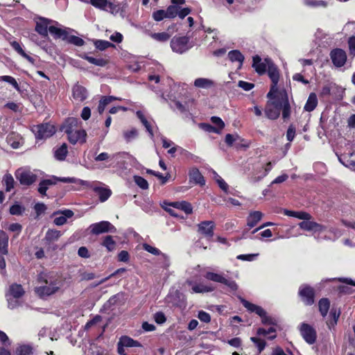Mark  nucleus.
Wrapping results in <instances>:
<instances>
[{"label":"nucleus","mask_w":355,"mask_h":355,"mask_svg":"<svg viewBox=\"0 0 355 355\" xmlns=\"http://www.w3.org/2000/svg\"><path fill=\"white\" fill-rule=\"evenodd\" d=\"M38 282L42 285L35 288V292L41 297L57 293L64 284L62 277L54 272H41L38 275Z\"/></svg>","instance_id":"nucleus-1"},{"label":"nucleus","mask_w":355,"mask_h":355,"mask_svg":"<svg viewBox=\"0 0 355 355\" xmlns=\"http://www.w3.org/2000/svg\"><path fill=\"white\" fill-rule=\"evenodd\" d=\"M82 123L76 118L69 117L67 119L60 127L61 131L67 135L70 144H85L87 139V132L82 128Z\"/></svg>","instance_id":"nucleus-2"},{"label":"nucleus","mask_w":355,"mask_h":355,"mask_svg":"<svg viewBox=\"0 0 355 355\" xmlns=\"http://www.w3.org/2000/svg\"><path fill=\"white\" fill-rule=\"evenodd\" d=\"M268 102L282 109V116L284 119L291 115V106L286 90H270L267 94Z\"/></svg>","instance_id":"nucleus-3"},{"label":"nucleus","mask_w":355,"mask_h":355,"mask_svg":"<svg viewBox=\"0 0 355 355\" xmlns=\"http://www.w3.org/2000/svg\"><path fill=\"white\" fill-rule=\"evenodd\" d=\"M78 181L80 185L92 189L97 195H98L99 200L101 202H105L112 195V191L109 188L105 187L102 182H90L81 180Z\"/></svg>","instance_id":"nucleus-4"},{"label":"nucleus","mask_w":355,"mask_h":355,"mask_svg":"<svg viewBox=\"0 0 355 355\" xmlns=\"http://www.w3.org/2000/svg\"><path fill=\"white\" fill-rule=\"evenodd\" d=\"M31 130L37 139H43L53 136L56 132V128L51 123H43L33 125Z\"/></svg>","instance_id":"nucleus-5"},{"label":"nucleus","mask_w":355,"mask_h":355,"mask_svg":"<svg viewBox=\"0 0 355 355\" xmlns=\"http://www.w3.org/2000/svg\"><path fill=\"white\" fill-rule=\"evenodd\" d=\"M15 178L21 184L29 186L36 181L37 175L29 169L19 168L15 173Z\"/></svg>","instance_id":"nucleus-6"},{"label":"nucleus","mask_w":355,"mask_h":355,"mask_svg":"<svg viewBox=\"0 0 355 355\" xmlns=\"http://www.w3.org/2000/svg\"><path fill=\"white\" fill-rule=\"evenodd\" d=\"M189 37L187 36L173 37L171 40V47L173 52L182 54L188 51L191 46L189 45Z\"/></svg>","instance_id":"nucleus-7"},{"label":"nucleus","mask_w":355,"mask_h":355,"mask_svg":"<svg viewBox=\"0 0 355 355\" xmlns=\"http://www.w3.org/2000/svg\"><path fill=\"white\" fill-rule=\"evenodd\" d=\"M268 63V76L271 81L270 89H278L277 85L280 78V72L277 66L269 58H266Z\"/></svg>","instance_id":"nucleus-8"},{"label":"nucleus","mask_w":355,"mask_h":355,"mask_svg":"<svg viewBox=\"0 0 355 355\" xmlns=\"http://www.w3.org/2000/svg\"><path fill=\"white\" fill-rule=\"evenodd\" d=\"M298 329L304 340L309 345L315 343L317 338V333L315 329L310 324L303 322L301 323Z\"/></svg>","instance_id":"nucleus-9"},{"label":"nucleus","mask_w":355,"mask_h":355,"mask_svg":"<svg viewBox=\"0 0 355 355\" xmlns=\"http://www.w3.org/2000/svg\"><path fill=\"white\" fill-rule=\"evenodd\" d=\"M91 233L98 235L103 233H115L116 227L109 221L103 220L98 223H93L89 226Z\"/></svg>","instance_id":"nucleus-10"},{"label":"nucleus","mask_w":355,"mask_h":355,"mask_svg":"<svg viewBox=\"0 0 355 355\" xmlns=\"http://www.w3.org/2000/svg\"><path fill=\"white\" fill-rule=\"evenodd\" d=\"M205 277L208 280L223 284L229 287L232 291H236L238 288V286L234 281L226 279L222 274L207 272L205 275Z\"/></svg>","instance_id":"nucleus-11"},{"label":"nucleus","mask_w":355,"mask_h":355,"mask_svg":"<svg viewBox=\"0 0 355 355\" xmlns=\"http://www.w3.org/2000/svg\"><path fill=\"white\" fill-rule=\"evenodd\" d=\"M330 58L333 64L337 67H343L347 60V55L341 49H333L330 53Z\"/></svg>","instance_id":"nucleus-12"},{"label":"nucleus","mask_w":355,"mask_h":355,"mask_svg":"<svg viewBox=\"0 0 355 355\" xmlns=\"http://www.w3.org/2000/svg\"><path fill=\"white\" fill-rule=\"evenodd\" d=\"M299 295L302 300L306 305H311L314 302V291L313 289L306 285H303L300 288Z\"/></svg>","instance_id":"nucleus-13"},{"label":"nucleus","mask_w":355,"mask_h":355,"mask_svg":"<svg viewBox=\"0 0 355 355\" xmlns=\"http://www.w3.org/2000/svg\"><path fill=\"white\" fill-rule=\"evenodd\" d=\"M214 223L211 220H205L198 225V231L209 239L214 235Z\"/></svg>","instance_id":"nucleus-14"},{"label":"nucleus","mask_w":355,"mask_h":355,"mask_svg":"<svg viewBox=\"0 0 355 355\" xmlns=\"http://www.w3.org/2000/svg\"><path fill=\"white\" fill-rule=\"evenodd\" d=\"M299 226L302 230L313 231L314 233L321 232L327 229L325 226L313 221H310L309 220H305L300 223Z\"/></svg>","instance_id":"nucleus-15"},{"label":"nucleus","mask_w":355,"mask_h":355,"mask_svg":"<svg viewBox=\"0 0 355 355\" xmlns=\"http://www.w3.org/2000/svg\"><path fill=\"white\" fill-rule=\"evenodd\" d=\"M252 67L259 76L265 74L268 71V63L266 61L262 62L261 57L258 55L252 57Z\"/></svg>","instance_id":"nucleus-16"},{"label":"nucleus","mask_w":355,"mask_h":355,"mask_svg":"<svg viewBox=\"0 0 355 355\" xmlns=\"http://www.w3.org/2000/svg\"><path fill=\"white\" fill-rule=\"evenodd\" d=\"M59 214H60V216H56L53 220L54 224L58 226L63 225L67 223V218H71L74 214L70 209H64L54 213L55 216Z\"/></svg>","instance_id":"nucleus-17"},{"label":"nucleus","mask_w":355,"mask_h":355,"mask_svg":"<svg viewBox=\"0 0 355 355\" xmlns=\"http://www.w3.org/2000/svg\"><path fill=\"white\" fill-rule=\"evenodd\" d=\"M51 20L44 17H40L39 21L36 22L35 31L41 36L46 37L48 36L49 24Z\"/></svg>","instance_id":"nucleus-18"},{"label":"nucleus","mask_w":355,"mask_h":355,"mask_svg":"<svg viewBox=\"0 0 355 355\" xmlns=\"http://www.w3.org/2000/svg\"><path fill=\"white\" fill-rule=\"evenodd\" d=\"M282 109L277 105H275L273 103L267 102L265 107V114L270 119H276L279 115Z\"/></svg>","instance_id":"nucleus-19"},{"label":"nucleus","mask_w":355,"mask_h":355,"mask_svg":"<svg viewBox=\"0 0 355 355\" xmlns=\"http://www.w3.org/2000/svg\"><path fill=\"white\" fill-rule=\"evenodd\" d=\"M7 142L12 148L17 149L21 147L24 143V140L23 137L18 133L11 132L7 136Z\"/></svg>","instance_id":"nucleus-20"},{"label":"nucleus","mask_w":355,"mask_h":355,"mask_svg":"<svg viewBox=\"0 0 355 355\" xmlns=\"http://www.w3.org/2000/svg\"><path fill=\"white\" fill-rule=\"evenodd\" d=\"M178 90H166V92L162 93V96L165 101H171L175 103L176 107L181 112L184 111V105L180 101L176 100L175 93Z\"/></svg>","instance_id":"nucleus-21"},{"label":"nucleus","mask_w":355,"mask_h":355,"mask_svg":"<svg viewBox=\"0 0 355 355\" xmlns=\"http://www.w3.org/2000/svg\"><path fill=\"white\" fill-rule=\"evenodd\" d=\"M263 214L259 211H252L247 217V226L250 229L255 227L262 219Z\"/></svg>","instance_id":"nucleus-22"},{"label":"nucleus","mask_w":355,"mask_h":355,"mask_svg":"<svg viewBox=\"0 0 355 355\" xmlns=\"http://www.w3.org/2000/svg\"><path fill=\"white\" fill-rule=\"evenodd\" d=\"M10 46L21 57L25 58L26 60H28L30 63L34 64L35 63V59L27 54L21 46L20 44L17 41H12L10 42Z\"/></svg>","instance_id":"nucleus-23"},{"label":"nucleus","mask_w":355,"mask_h":355,"mask_svg":"<svg viewBox=\"0 0 355 355\" xmlns=\"http://www.w3.org/2000/svg\"><path fill=\"white\" fill-rule=\"evenodd\" d=\"M239 140L241 143L237 144V147L242 146L244 148L249 147V142L244 141L238 135H231L227 134L225 136V142L228 146H232L234 142Z\"/></svg>","instance_id":"nucleus-24"},{"label":"nucleus","mask_w":355,"mask_h":355,"mask_svg":"<svg viewBox=\"0 0 355 355\" xmlns=\"http://www.w3.org/2000/svg\"><path fill=\"white\" fill-rule=\"evenodd\" d=\"M56 180L55 178L52 179H46L41 181L39 184L38 187V192L42 196H46V191L49 189V188L56 184Z\"/></svg>","instance_id":"nucleus-25"},{"label":"nucleus","mask_w":355,"mask_h":355,"mask_svg":"<svg viewBox=\"0 0 355 355\" xmlns=\"http://www.w3.org/2000/svg\"><path fill=\"white\" fill-rule=\"evenodd\" d=\"M189 175L191 181H193L196 184H205L204 178L196 167H193L190 169Z\"/></svg>","instance_id":"nucleus-26"},{"label":"nucleus","mask_w":355,"mask_h":355,"mask_svg":"<svg viewBox=\"0 0 355 355\" xmlns=\"http://www.w3.org/2000/svg\"><path fill=\"white\" fill-rule=\"evenodd\" d=\"M49 31L56 39H62L65 41L68 35V32L66 30L58 28L54 26L49 27Z\"/></svg>","instance_id":"nucleus-27"},{"label":"nucleus","mask_w":355,"mask_h":355,"mask_svg":"<svg viewBox=\"0 0 355 355\" xmlns=\"http://www.w3.org/2000/svg\"><path fill=\"white\" fill-rule=\"evenodd\" d=\"M171 206L178 210H182L187 214H190L193 211L191 205L187 201L174 202L171 204Z\"/></svg>","instance_id":"nucleus-28"},{"label":"nucleus","mask_w":355,"mask_h":355,"mask_svg":"<svg viewBox=\"0 0 355 355\" xmlns=\"http://www.w3.org/2000/svg\"><path fill=\"white\" fill-rule=\"evenodd\" d=\"M194 85L198 88L211 89L216 87V84L211 80L203 78H199L194 81Z\"/></svg>","instance_id":"nucleus-29"},{"label":"nucleus","mask_w":355,"mask_h":355,"mask_svg":"<svg viewBox=\"0 0 355 355\" xmlns=\"http://www.w3.org/2000/svg\"><path fill=\"white\" fill-rule=\"evenodd\" d=\"M228 58L232 62H238L239 63V68H241L244 61V55L239 50H232L228 53Z\"/></svg>","instance_id":"nucleus-30"},{"label":"nucleus","mask_w":355,"mask_h":355,"mask_svg":"<svg viewBox=\"0 0 355 355\" xmlns=\"http://www.w3.org/2000/svg\"><path fill=\"white\" fill-rule=\"evenodd\" d=\"M318 105V98L315 93L312 92L310 94L306 103L304 107V109L306 112L313 111Z\"/></svg>","instance_id":"nucleus-31"},{"label":"nucleus","mask_w":355,"mask_h":355,"mask_svg":"<svg viewBox=\"0 0 355 355\" xmlns=\"http://www.w3.org/2000/svg\"><path fill=\"white\" fill-rule=\"evenodd\" d=\"M68 153L67 144L64 143L60 147L55 149L54 155L56 159L63 161Z\"/></svg>","instance_id":"nucleus-32"},{"label":"nucleus","mask_w":355,"mask_h":355,"mask_svg":"<svg viewBox=\"0 0 355 355\" xmlns=\"http://www.w3.org/2000/svg\"><path fill=\"white\" fill-rule=\"evenodd\" d=\"M101 245L105 247L107 251L112 252L116 249V243L110 235L103 237Z\"/></svg>","instance_id":"nucleus-33"},{"label":"nucleus","mask_w":355,"mask_h":355,"mask_svg":"<svg viewBox=\"0 0 355 355\" xmlns=\"http://www.w3.org/2000/svg\"><path fill=\"white\" fill-rule=\"evenodd\" d=\"M119 342L120 344L125 346V347H138L141 346V345L137 340H135L127 336H121L119 339Z\"/></svg>","instance_id":"nucleus-34"},{"label":"nucleus","mask_w":355,"mask_h":355,"mask_svg":"<svg viewBox=\"0 0 355 355\" xmlns=\"http://www.w3.org/2000/svg\"><path fill=\"white\" fill-rule=\"evenodd\" d=\"M123 137L127 143L131 142L138 137V130L135 128L123 130Z\"/></svg>","instance_id":"nucleus-35"},{"label":"nucleus","mask_w":355,"mask_h":355,"mask_svg":"<svg viewBox=\"0 0 355 355\" xmlns=\"http://www.w3.org/2000/svg\"><path fill=\"white\" fill-rule=\"evenodd\" d=\"M8 236L3 230H0V252L8 253Z\"/></svg>","instance_id":"nucleus-36"},{"label":"nucleus","mask_w":355,"mask_h":355,"mask_svg":"<svg viewBox=\"0 0 355 355\" xmlns=\"http://www.w3.org/2000/svg\"><path fill=\"white\" fill-rule=\"evenodd\" d=\"M82 58L87 61H88L89 63L93 64L96 66L98 67H104L108 63V60L103 59V58H96L89 55H87L86 54L83 55Z\"/></svg>","instance_id":"nucleus-37"},{"label":"nucleus","mask_w":355,"mask_h":355,"mask_svg":"<svg viewBox=\"0 0 355 355\" xmlns=\"http://www.w3.org/2000/svg\"><path fill=\"white\" fill-rule=\"evenodd\" d=\"M24 293V291L21 285L19 284H13L10 287V295L9 297H12L14 298H19Z\"/></svg>","instance_id":"nucleus-38"},{"label":"nucleus","mask_w":355,"mask_h":355,"mask_svg":"<svg viewBox=\"0 0 355 355\" xmlns=\"http://www.w3.org/2000/svg\"><path fill=\"white\" fill-rule=\"evenodd\" d=\"M61 235L62 233L59 230H49L45 234L44 239L46 241V242L51 243L58 240Z\"/></svg>","instance_id":"nucleus-39"},{"label":"nucleus","mask_w":355,"mask_h":355,"mask_svg":"<svg viewBox=\"0 0 355 355\" xmlns=\"http://www.w3.org/2000/svg\"><path fill=\"white\" fill-rule=\"evenodd\" d=\"M136 114H137V117L139 119V120L141 121V122L142 123V124L146 128V129L147 132L149 133L150 137L151 138L153 137V132L151 125L148 121V120L145 117L143 112L141 111H137Z\"/></svg>","instance_id":"nucleus-40"},{"label":"nucleus","mask_w":355,"mask_h":355,"mask_svg":"<svg viewBox=\"0 0 355 355\" xmlns=\"http://www.w3.org/2000/svg\"><path fill=\"white\" fill-rule=\"evenodd\" d=\"M319 311L323 317L327 315L330 306L329 300L327 298H322L318 303Z\"/></svg>","instance_id":"nucleus-41"},{"label":"nucleus","mask_w":355,"mask_h":355,"mask_svg":"<svg viewBox=\"0 0 355 355\" xmlns=\"http://www.w3.org/2000/svg\"><path fill=\"white\" fill-rule=\"evenodd\" d=\"M3 182L4 185L6 186V191H10L11 189H12L14 188L15 184V180H14L13 177L12 176V175L10 173H6L4 175V176L3 178Z\"/></svg>","instance_id":"nucleus-42"},{"label":"nucleus","mask_w":355,"mask_h":355,"mask_svg":"<svg viewBox=\"0 0 355 355\" xmlns=\"http://www.w3.org/2000/svg\"><path fill=\"white\" fill-rule=\"evenodd\" d=\"M150 36L155 40L160 42H164L168 41L171 35L167 32H162V33H151L150 34Z\"/></svg>","instance_id":"nucleus-43"},{"label":"nucleus","mask_w":355,"mask_h":355,"mask_svg":"<svg viewBox=\"0 0 355 355\" xmlns=\"http://www.w3.org/2000/svg\"><path fill=\"white\" fill-rule=\"evenodd\" d=\"M191 290V293H201L211 292L214 288L204 284H193Z\"/></svg>","instance_id":"nucleus-44"},{"label":"nucleus","mask_w":355,"mask_h":355,"mask_svg":"<svg viewBox=\"0 0 355 355\" xmlns=\"http://www.w3.org/2000/svg\"><path fill=\"white\" fill-rule=\"evenodd\" d=\"M116 99V98L110 96H104L99 101V104L98 106V110L100 114H102L105 110V108L107 105L111 103L113 100Z\"/></svg>","instance_id":"nucleus-45"},{"label":"nucleus","mask_w":355,"mask_h":355,"mask_svg":"<svg viewBox=\"0 0 355 355\" xmlns=\"http://www.w3.org/2000/svg\"><path fill=\"white\" fill-rule=\"evenodd\" d=\"M69 44H72L77 46H82L85 44V42L80 37L76 35H67V39L65 40Z\"/></svg>","instance_id":"nucleus-46"},{"label":"nucleus","mask_w":355,"mask_h":355,"mask_svg":"<svg viewBox=\"0 0 355 355\" xmlns=\"http://www.w3.org/2000/svg\"><path fill=\"white\" fill-rule=\"evenodd\" d=\"M275 332H276V329L272 327L268 328L267 330L263 328H259L257 330L258 335H262L264 336L269 335V336H268L269 339H273L276 337Z\"/></svg>","instance_id":"nucleus-47"},{"label":"nucleus","mask_w":355,"mask_h":355,"mask_svg":"<svg viewBox=\"0 0 355 355\" xmlns=\"http://www.w3.org/2000/svg\"><path fill=\"white\" fill-rule=\"evenodd\" d=\"M304 4L309 7H323L326 8L328 5L326 1L323 0H304Z\"/></svg>","instance_id":"nucleus-48"},{"label":"nucleus","mask_w":355,"mask_h":355,"mask_svg":"<svg viewBox=\"0 0 355 355\" xmlns=\"http://www.w3.org/2000/svg\"><path fill=\"white\" fill-rule=\"evenodd\" d=\"M96 48L101 51H104L109 47L114 46V45L106 40H97L94 42Z\"/></svg>","instance_id":"nucleus-49"},{"label":"nucleus","mask_w":355,"mask_h":355,"mask_svg":"<svg viewBox=\"0 0 355 355\" xmlns=\"http://www.w3.org/2000/svg\"><path fill=\"white\" fill-rule=\"evenodd\" d=\"M73 97L77 102H82L87 97V90H73Z\"/></svg>","instance_id":"nucleus-50"},{"label":"nucleus","mask_w":355,"mask_h":355,"mask_svg":"<svg viewBox=\"0 0 355 355\" xmlns=\"http://www.w3.org/2000/svg\"><path fill=\"white\" fill-rule=\"evenodd\" d=\"M134 181L136 184L142 189H147L148 188V183L147 180L141 176L135 175Z\"/></svg>","instance_id":"nucleus-51"},{"label":"nucleus","mask_w":355,"mask_h":355,"mask_svg":"<svg viewBox=\"0 0 355 355\" xmlns=\"http://www.w3.org/2000/svg\"><path fill=\"white\" fill-rule=\"evenodd\" d=\"M153 19L156 21H160L165 18H167L166 10H157L154 11L152 15Z\"/></svg>","instance_id":"nucleus-52"},{"label":"nucleus","mask_w":355,"mask_h":355,"mask_svg":"<svg viewBox=\"0 0 355 355\" xmlns=\"http://www.w3.org/2000/svg\"><path fill=\"white\" fill-rule=\"evenodd\" d=\"M16 352L18 355H29L32 352V347L29 345H21L17 348Z\"/></svg>","instance_id":"nucleus-53"},{"label":"nucleus","mask_w":355,"mask_h":355,"mask_svg":"<svg viewBox=\"0 0 355 355\" xmlns=\"http://www.w3.org/2000/svg\"><path fill=\"white\" fill-rule=\"evenodd\" d=\"M178 7L175 5L169 6L166 10L167 18L172 19L178 15Z\"/></svg>","instance_id":"nucleus-54"},{"label":"nucleus","mask_w":355,"mask_h":355,"mask_svg":"<svg viewBox=\"0 0 355 355\" xmlns=\"http://www.w3.org/2000/svg\"><path fill=\"white\" fill-rule=\"evenodd\" d=\"M0 81H5L10 84L15 89H19V85L15 78L10 76H0Z\"/></svg>","instance_id":"nucleus-55"},{"label":"nucleus","mask_w":355,"mask_h":355,"mask_svg":"<svg viewBox=\"0 0 355 355\" xmlns=\"http://www.w3.org/2000/svg\"><path fill=\"white\" fill-rule=\"evenodd\" d=\"M4 107H6L12 111H13L14 112H21V110H22V106L20 103H14V102H9V103H7L5 105H4Z\"/></svg>","instance_id":"nucleus-56"},{"label":"nucleus","mask_w":355,"mask_h":355,"mask_svg":"<svg viewBox=\"0 0 355 355\" xmlns=\"http://www.w3.org/2000/svg\"><path fill=\"white\" fill-rule=\"evenodd\" d=\"M271 169H272V163L268 162L266 166V168H265V171L263 173V175L260 177H257L255 175H253L250 178V181L252 182H257L259 181L262 178L265 177Z\"/></svg>","instance_id":"nucleus-57"},{"label":"nucleus","mask_w":355,"mask_h":355,"mask_svg":"<svg viewBox=\"0 0 355 355\" xmlns=\"http://www.w3.org/2000/svg\"><path fill=\"white\" fill-rule=\"evenodd\" d=\"M90 3L95 8L105 10L108 4L107 0H90Z\"/></svg>","instance_id":"nucleus-58"},{"label":"nucleus","mask_w":355,"mask_h":355,"mask_svg":"<svg viewBox=\"0 0 355 355\" xmlns=\"http://www.w3.org/2000/svg\"><path fill=\"white\" fill-rule=\"evenodd\" d=\"M142 246L144 250L152 254L159 255L162 254L161 251L158 248L153 247L148 243H144Z\"/></svg>","instance_id":"nucleus-59"},{"label":"nucleus","mask_w":355,"mask_h":355,"mask_svg":"<svg viewBox=\"0 0 355 355\" xmlns=\"http://www.w3.org/2000/svg\"><path fill=\"white\" fill-rule=\"evenodd\" d=\"M250 339L258 348L259 353H261L266 347V342L260 338L255 337H252Z\"/></svg>","instance_id":"nucleus-60"},{"label":"nucleus","mask_w":355,"mask_h":355,"mask_svg":"<svg viewBox=\"0 0 355 355\" xmlns=\"http://www.w3.org/2000/svg\"><path fill=\"white\" fill-rule=\"evenodd\" d=\"M330 316L332 318V320L329 322L327 324L330 326H334L336 324L338 318L340 316V312H338L336 309H332L330 311Z\"/></svg>","instance_id":"nucleus-61"},{"label":"nucleus","mask_w":355,"mask_h":355,"mask_svg":"<svg viewBox=\"0 0 355 355\" xmlns=\"http://www.w3.org/2000/svg\"><path fill=\"white\" fill-rule=\"evenodd\" d=\"M211 121L216 125L215 127H216L217 129L219 130V132L225 126L224 122L222 121L220 118L218 116H212L211 118Z\"/></svg>","instance_id":"nucleus-62"},{"label":"nucleus","mask_w":355,"mask_h":355,"mask_svg":"<svg viewBox=\"0 0 355 355\" xmlns=\"http://www.w3.org/2000/svg\"><path fill=\"white\" fill-rule=\"evenodd\" d=\"M24 209L19 205H14L10 208V213L12 215H21Z\"/></svg>","instance_id":"nucleus-63"},{"label":"nucleus","mask_w":355,"mask_h":355,"mask_svg":"<svg viewBox=\"0 0 355 355\" xmlns=\"http://www.w3.org/2000/svg\"><path fill=\"white\" fill-rule=\"evenodd\" d=\"M198 318L200 321L206 323L209 322L211 320L210 315L204 311H200L198 312Z\"/></svg>","instance_id":"nucleus-64"}]
</instances>
